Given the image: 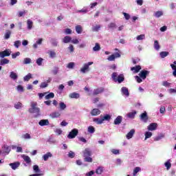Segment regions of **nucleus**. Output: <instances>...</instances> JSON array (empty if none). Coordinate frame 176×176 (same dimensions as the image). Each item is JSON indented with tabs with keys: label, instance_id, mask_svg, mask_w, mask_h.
Instances as JSON below:
<instances>
[{
	"label": "nucleus",
	"instance_id": "nucleus-1",
	"mask_svg": "<svg viewBox=\"0 0 176 176\" xmlns=\"http://www.w3.org/2000/svg\"><path fill=\"white\" fill-rule=\"evenodd\" d=\"M111 78L113 82H118V83H122V82H124V75H123L122 74H120L118 76V73L113 72L111 74Z\"/></svg>",
	"mask_w": 176,
	"mask_h": 176
},
{
	"label": "nucleus",
	"instance_id": "nucleus-2",
	"mask_svg": "<svg viewBox=\"0 0 176 176\" xmlns=\"http://www.w3.org/2000/svg\"><path fill=\"white\" fill-rule=\"evenodd\" d=\"M38 103L36 102H33L31 103V108L29 109L30 113H36V115H39L40 109L36 107Z\"/></svg>",
	"mask_w": 176,
	"mask_h": 176
},
{
	"label": "nucleus",
	"instance_id": "nucleus-3",
	"mask_svg": "<svg viewBox=\"0 0 176 176\" xmlns=\"http://www.w3.org/2000/svg\"><path fill=\"white\" fill-rule=\"evenodd\" d=\"M78 133L79 131H78V129H74L69 132V135H67V138L72 140V138H75V137L78 135Z\"/></svg>",
	"mask_w": 176,
	"mask_h": 176
},
{
	"label": "nucleus",
	"instance_id": "nucleus-4",
	"mask_svg": "<svg viewBox=\"0 0 176 176\" xmlns=\"http://www.w3.org/2000/svg\"><path fill=\"white\" fill-rule=\"evenodd\" d=\"M11 53L12 52H10V50H5L4 51L0 52V57L1 58H5V57H9Z\"/></svg>",
	"mask_w": 176,
	"mask_h": 176
},
{
	"label": "nucleus",
	"instance_id": "nucleus-5",
	"mask_svg": "<svg viewBox=\"0 0 176 176\" xmlns=\"http://www.w3.org/2000/svg\"><path fill=\"white\" fill-rule=\"evenodd\" d=\"M150 72L148 70H142L140 72V73L139 74V76L143 79L145 80L146 79V76H148V75H149Z\"/></svg>",
	"mask_w": 176,
	"mask_h": 176
},
{
	"label": "nucleus",
	"instance_id": "nucleus-6",
	"mask_svg": "<svg viewBox=\"0 0 176 176\" xmlns=\"http://www.w3.org/2000/svg\"><path fill=\"white\" fill-rule=\"evenodd\" d=\"M119 57H120V54L117 52L115 54L110 55L107 58V60H108V61H115V58H119Z\"/></svg>",
	"mask_w": 176,
	"mask_h": 176
},
{
	"label": "nucleus",
	"instance_id": "nucleus-7",
	"mask_svg": "<svg viewBox=\"0 0 176 176\" xmlns=\"http://www.w3.org/2000/svg\"><path fill=\"white\" fill-rule=\"evenodd\" d=\"M148 130L149 131H155L157 129V123L153 122L148 126Z\"/></svg>",
	"mask_w": 176,
	"mask_h": 176
},
{
	"label": "nucleus",
	"instance_id": "nucleus-8",
	"mask_svg": "<svg viewBox=\"0 0 176 176\" xmlns=\"http://www.w3.org/2000/svg\"><path fill=\"white\" fill-rule=\"evenodd\" d=\"M140 119L141 120L144 122V123H146V122H148L149 118L148 117V113H146V111H144L140 115Z\"/></svg>",
	"mask_w": 176,
	"mask_h": 176
},
{
	"label": "nucleus",
	"instance_id": "nucleus-9",
	"mask_svg": "<svg viewBox=\"0 0 176 176\" xmlns=\"http://www.w3.org/2000/svg\"><path fill=\"white\" fill-rule=\"evenodd\" d=\"M2 149L4 153H6V155H9V153H10V151L12 150V148L10 146H8L7 144H4L2 146Z\"/></svg>",
	"mask_w": 176,
	"mask_h": 176
},
{
	"label": "nucleus",
	"instance_id": "nucleus-10",
	"mask_svg": "<svg viewBox=\"0 0 176 176\" xmlns=\"http://www.w3.org/2000/svg\"><path fill=\"white\" fill-rule=\"evenodd\" d=\"M104 89L103 87L94 89L93 92V96H98V94H101V93H104Z\"/></svg>",
	"mask_w": 176,
	"mask_h": 176
},
{
	"label": "nucleus",
	"instance_id": "nucleus-11",
	"mask_svg": "<svg viewBox=\"0 0 176 176\" xmlns=\"http://www.w3.org/2000/svg\"><path fill=\"white\" fill-rule=\"evenodd\" d=\"M134 134H135V129H131L126 135L127 140H131V138H133Z\"/></svg>",
	"mask_w": 176,
	"mask_h": 176
},
{
	"label": "nucleus",
	"instance_id": "nucleus-12",
	"mask_svg": "<svg viewBox=\"0 0 176 176\" xmlns=\"http://www.w3.org/2000/svg\"><path fill=\"white\" fill-rule=\"evenodd\" d=\"M9 166H11L12 170H16V168H19V167H20V162H14V163H10L9 164Z\"/></svg>",
	"mask_w": 176,
	"mask_h": 176
},
{
	"label": "nucleus",
	"instance_id": "nucleus-13",
	"mask_svg": "<svg viewBox=\"0 0 176 176\" xmlns=\"http://www.w3.org/2000/svg\"><path fill=\"white\" fill-rule=\"evenodd\" d=\"M39 126H49V120H41L38 122Z\"/></svg>",
	"mask_w": 176,
	"mask_h": 176
},
{
	"label": "nucleus",
	"instance_id": "nucleus-14",
	"mask_svg": "<svg viewBox=\"0 0 176 176\" xmlns=\"http://www.w3.org/2000/svg\"><path fill=\"white\" fill-rule=\"evenodd\" d=\"M100 113H101V111H100L98 109H94L91 111V116H98V115H100Z\"/></svg>",
	"mask_w": 176,
	"mask_h": 176
},
{
	"label": "nucleus",
	"instance_id": "nucleus-15",
	"mask_svg": "<svg viewBox=\"0 0 176 176\" xmlns=\"http://www.w3.org/2000/svg\"><path fill=\"white\" fill-rule=\"evenodd\" d=\"M82 153H83L84 157H86L87 156H91V151L89 148H85Z\"/></svg>",
	"mask_w": 176,
	"mask_h": 176
},
{
	"label": "nucleus",
	"instance_id": "nucleus-16",
	"mask_svg": "<svg viewBox=\"0 0 176 176\" xmlns=\"http://www.w3.org/2000/svg\"><path fill=\"white\" fill-rule=\"evenodd\" d=\"M50 118H52V119H54L56 118H60V116H61V113H60V112L58 111H55V112H53L50 115Z\"/></svg>",
	"mask_w": 176,
	"mask_h": 176
},
{
	"label": "nucleus",
	"instance_id": "nucleus-17",
	"mask_svg": "<svg viewBox=\"0 0 176 176\" xmlns=\"http://www.w3.org/2000/svg\"><path fill=\"white\" fill-rule=\"evenodd\" d=\"M122 93L124 96H126V97H129L130 96V94L129 93V89L126 87H123L122 89Z\"/></svg>",
	"mask_w": 176,
	"mask_h": 176
},
{
	"label": "nucleus",
	"instance_id": "nucleus-18",
	"mask_svg": "<svg viewBox=\"0 0 176 176\" xmlns=\"http://www.w3.org/2000/svg\"><path fill=\"white\" fill-rule=\"evenodd\" d=\"M123 118L120 116H118L115 120H114V124H120L122 123Z\"/></svg>",
	"mask_w": 176,
	"mask_h": 176
},
{
	"label": "nucleus",
	"instance_id": "nucleus-19",
	"mask_svg": "<svg viewBox=\"0 0 176 176\" xmlns=\"http://www.w3.org/2000/svg\"><path fill=\"white\" fill-rule=\"evenodd\" d=\"M131 71H134L135 74H138V72H140V71H141V67L140 65L133 67L131 68Z\"/></svg>",
	"mask_w": 176,
	"mask_h": 176
},
{
	"label": "nucleus",
	"instance_id": "nucleus-20",
	"mask_svg": "<svg viewBox=\"0 0 176 176\" xmlns=\"http://www.w3.org/2000/svg\"><path fill=\"white\" fill-rule=\"evenodd\" d=\"M72 41V38H71V36H65L63 38V43H69V42H71Z\"/></svg>",
	"mask_w": 176,
	"mask_h": 176
},
{
	"label": "nucleus",
	"instance_id": "nucleus-21",
	"mask_svg": "<svg viewBox=\"0 0 176 176\" xmlns=\"http://www.w3.org/2000/svg\"><path fill=\"white\" fill-rule=\"evenodd\" d=\"M10 60L8 58H2L0 60V65H6V64H9Z\"/></svg>",
	"mask_w": 176,
	"mask_h": 176
},
{
	"label": "nucleus",
	"instance_id": "nucleus-22",
	"mask_svg": "<svg viewBox=\"0 0 176 176\" xmlns=\"http://www.w3.org/2000/svg\"><path fill=\"white\" fill-rule=\"evenodd\" d=\"M93 122L96 123V124H102L104 120H102V118H94Z\"/></svg>",
	"mask_w": 176,
	"mask_h": 176
},
{
	"label": "nucleus",
	"instance_id": "nucleus-23",
	"mask_svg": "<svg viewBox=\"0 0 176 176\" xmlns=\"http://www.w3.org/2000/svg\"><path fill=\"white\" fill-rule=\"evenodd\" d=\"M22 157L27 164H31V158L28 155H23Z\"/></svg>",
	"mask_w": 176,
	"mask_h": 176
},
{
	"label": "nucleus",
	"instance_id": "nucleus-24",
	"mask_svg": "<svg viewBox=\"0 0 176 176\" xmlns=\"http://www.w3.org/2000/svg\"><path fill=\"white\" fill-rule=\"evenodd\" d=\"M52 156H53V155H52L50 152H48L43 156V160L47 162V160H49V157H52Z\"/></svg>",
	"mask_w": 176,
	"mask_h": 176
},
{
	"label": "nucleus",
	"instance_id": "nucleus-25",
	"mask_svg": "<svg viewBox=\"0 0 176 176\" xmlns=\"http://www.w3.org/2000/svg\"><path fill=\"white\" fill-rule=\"evenodd\" d=\"M86 71H89V65L85 64L83 67L80 69V72L86 74Z\"/></svg>",
	"mask_w": 176,
	"mask_h": 176
},
{
	"label": "nucleus",
	"instance_id": "nucleus-26",
	"mask_svg": "<svg viewBox=\"0 0 176 176\" xmlns=\"http://www.w3.org/2000/svg\"><path fill=\"white\" fill-rule=\"evenodd\" d=\"M135 115H137V111H134L133 112H130L127 114V117L130 119H134L135 118Z\"/></svg>",
	"mask_w": 176,
	"mask_h": 176
},
{
	"label": "nucleus",
	"instance_id": "nucleus-27",
	"mask_svg": "<svg viewBox=\"0 0 176 176\" xmlns=\"http://www.w3.org/2000/svg\"><path fill=\"white\" fill-rule=\"evenodd\" d=\"M69 97L70 98H79L80 97V95L79 94L76 93V92H74V93H72L69 95Z\"/></svg>",
	"mask_w": 176,
	"mask_h": 176
},
{
	"label": "nucleus",
	"instance_id": "nucleus-28",
	"mask_svg": "<svg viewBox=\"0 0 176 176\" xmlns=\"http://www.w3.org/2000/svg\"><path fill=\"white\" fill-rule=\"evenodd\" d=\"M30 79H32V74H31V73H29L28 75L23 77L24 82H28Z\"/></svg>",
	"mask_w": 176,
	"mask_h": 176
},
{
	"label": "nucleus",
	"instance_id": "nucleus-29",
	"mask_svg": "<svg viewBox=\"0 0 176 176\" xmlns=\"http://www.w3.org/2000/svg\"><path fill=\"white\" fill-rule=\"evenodd\" d=\"M10 35H12V32L9 30H6V34L4 35L5 39H9L10 38Z\"/></svg>",
	"mask_w": 176,
	"mask_h": 176
},
{
	"label": "nucleus",
	"instance_id": "nucleus-30",
	"mask_svg": "<svg viewBox=\"0 0 176 176\" xmlns=\"http://www.w3.org/2000/svg\"><path fill=\"white\" fill-rule=\"evenodd\" d=\"M10 78L11 79H13L14 80H16V79H17L18 78L17 74L14 73V72H11L10 74Z\"/></svg>",
	"mask_w": 176,
	"mask_h": 176
},
{
	"label": "nucleus",
	"instance_id": "nucleus-31",
	"mask_svg": "<svg viewBox=\"0 0 176 176\" xmlns=\"http://www.w3.org/2000/svg\"><path fill=\"white\" fill-rule=\"evenodd\" d=\"M104 171V168H102V166H99L98 167V168L96 170V173L100 175L101 174H102V172Z\"/></svg>",
	"mask_w": 176,
	"mask_h": 176
},
{
	"label": "nucleus",
	"instance_id": "nucleus-32",
	"mask_svg": "<svg viewBox=\"0 0 176 176\" xmlns=\"http://www.w3.org/2000/svg\"><path fill=\"white\" fill-rule=\"evenodd\" d=\"M168 54H170V53L168 52H161L160 53V56L161 58H164L165 57H167V56H168Z\"/></svg>",
	"mask_w": 176,
	"mask_h": 176
},
{
	"label": "nucleus",
	"instance_id": "nucleus-33",
	"mask_svg": "<svg viewBox=\"0 0 176 176\" xmlns=\"http://www.w3.org/2000/svg\"><path fill=\"white\" fill-rule=\"evenodd\" d=\"M94 52H98L101 50V47L100 46V44L98 43H96L95 46L93 47Z\"/></svg>",
	"mask_w": 176,
	"mask_h": 176
},
{
	"label": "nucleus",
	"instance_id": "nucleus-34",
	"mask_svg": "<svg viewBox=\"0 0 176 176\" xmlns=\"http://www.w3.org/2000/svg\"><path fill=\"white\" fill-rule=\"evenodd\" d=\"M45 100H50V98H54V93L51 92L45 96Z\"/></svg>",
	"mask_w": 176,
	"mask_h": 176
},
{
	"label": "nucleus",
	"instance_id": "nucleus-35",
	"mask_svg": "<svg viewBox=\"0 0 176 176\" xmlns=\"http://www.w3.org/2000/svg\"><path fill=\"white\" fill-rule=\"evenodd\" d=\"M82 31H83V30L82 29L81 25H78L76 26V32H77V34H82Z\"/></svg>",
	"mask_w": 176,
	"mask_h": 176
},
{
	"label": "nucleus",
	"instance_id": "nucleus-36",
	"mask_svg": "<svg viewBox=\"0 0 176 176\" xmlns=\"http://www.w3.org/2000/svg\"><path fill=\"white\" fill-rule=\"evenodd\" d=\"M154 16L157 19H159V17H162V16H163V11H157L155 12Z\"/></svg>",
	"mask_w": 176,
	"mask_h": 176
},
{
	"label": "nucleus",
	"instance_id": "nucleus-37",
	"mask_svg": "<svg viewBox=\"0 0 176 176\" xmlns=\"http://www.w3.org/2000/svg\"><path fill=\"white\" fill-rule=\"evenodd\" d=\"M162 138H164V134L161 133L154 138V141H160V140H162Z\"/></svg>",
	"mask_w": 176,
	"mask_h": 176
},
{
	"label": "nucleus",
	"instance_id": "nucleus-38",
	"mask_svg": "<svg viewBox=\"0 0 176 176\" xmlns=\"http://www.w3.org/2000/svg\"><path fill=\"white\" fill-rule=\"evenodd\" d=\"M154 48L155 50H159L160 49V45H159V41H157V40L154 41Z\"/></svg>",
	"mask_w": 176,
	"mask_h": 176
},
{
	"label": "nucleus",
	"instance_id": "nucleus-39",
	"mask_svg": "<svg viewBox=\"0 0 176 176\" xmlns=\"http://www.w3.org/2000/svg\"><path fill=\"white\" fill-rule=\"evenodd\" d=\"M59 107H60V109H61V111H64V109H65L67 108V104H65V103H64L63 102H60L59 103Z\"/></svg>",
	"mask_w": 176,
	"mask_h": 176
},
{
	"label": "nucleus",
	"instance_id": "nucleus-40",
	"mask_svg": "<svg viewBox=\"0 0 176 176\" xmlns=\"http://www.w3.org/2000/svg\"><path fill=\"white\" fill-rule=\"evenodd\" d=\"M96 131V129L93 126H89L88 127V133H90V134H93Z\"/></svg>",
	"mask_w": 176,
	"mask_h": 176
},
{
	"label": "nucleus",
	"instance_id": "nucleus-41",
	"mask_svg": "<svg viewBox=\"0 0 176 176\" xmlns=\"http://www.w3.org/2000/svg\"><path fill=\"white\" fill-rule=\"evenodd\" d=\"M21 138L23 140H30L31 135H30V133H25V134L22 135Z\"/></svg>",
	"mask_w": 176,
	"mask_h": 176
},
{
	"label": "nucleus",
	"instance_id": "nucleus-42",
	"mask_svg": "<svg viewBox=\"0 0 176 176\" xmlns=\"http://www.w3.org/2000/svg\"><path fill=\"white\" fill-rule=\"evenodd\" d=\"M144 135H145L144 140H148V138H151V137H152V132L146 131Z\"/></svg>",
	"mask_w": 176,
	"mask_h": 176
},
{
	"label": "nucleus",
	"instance_id": "nucleus-43",
	"mask_svg": "<svg viewBox=\"0 0 176 176\" xmlns=\"http://www.w3.org/2000/svg\"><path fill=\"white\" fill-rule=\"evenodd\" d=\"M26 14H27V10L19 11L18 12V17H23V16H25Z\"/></svg>",
	"mask_w": 176,
	"mask_h": 176
},
{
	"label": "nucleus",
	"instance_id": "nucleus-44",
	"mask_svg": "<svg viewBox=\"0 0 176 176\" xmlns=\"http://www.w3.org/2000/svg\"><path fill=\"white\" fill-rule=\"evenodd\" d=\"M100 28H101L100 25H96V26L92 28V31L97 32L100 30Z\"/></svg>",
	"mask_w": 176,
	"mask_h": 176
},
{
	"label": "nucleus",
	"instance_id": "nucleus-45",
	"mask_svg": "<svg viewBox=\"0 0 176 176\" xmlns=\"http://www.w3.org/2000/svg\"><path fill=\"white\" fill-rule=\"evenodd\" d=\"M170 67L173 70V76H176V66L174 64H170Z\"/></svg>",
	"mask_w": 176,
	"mask_h": 176
},
{
	"label": "nucleus",
	"instance_id": "nucleus-46",
	"mask_svg": "<svg viewBox=\"0 0 176 176\" xmlns=\"http://www.w3.org/2000/svg\"><path fill=\"white\" fill-rule=\"evenodd\" d=\"M164 166L166 167V170H169L171 168V162H170V161H167L165 162Z\"/></svg>",
	"mask_w": 176,
	"mask_h": 176
},
{
	"label": "nucleus",
	"instance_id": "nucleus-47",
	"mask_svg": "<svg viewBox=\"0 0 176 176\" xmlns=\"http://www.w3.org/2000/svg\"><path fill=\"white\" fill-rule=\"evenodd\" d=\"M23 107V104L20 102H18L16 104H14V108L16 109H20Z\"/></svg>",
	"mask_w": 176,
	"mask_h": 176
},
{
	"label": "nucleus",
	"instance_id": "nucleus-48",
	"mask_svg": "<svg viewBox=\"0 0 176 176\" xmlns=\"http://www.w3.org/2000/svg\"><path fill=\"white\" fill-rule=\"evenodd\" d=\"M43 62V58H38L36 61V63L37 64V65H42V63Z\"/></svg>",
	"mask_w": 176,
	"mask_h": 176
},
{
	"label": "nucleus",
	"instance_id": "nucleus-49",
	"mask_svg": "<svg viewBox=\"0 0 176 176\" xmlns=\"http://www.w3.org/2000/svg\"><path fill=\"white\" fill-rule=\"evenodd\" d=\"M141 171V168L140 167H135L134 170H133V175L135 176L137 175L138 173H140Z\"/></svg>",
	"mask_w": 176,
	"mask_h": 176
},
{
	"label": "nucleus",
	"instance_id": "nucleus-50",
	"mask_svg": "<svg viewBox=\"0 0 176 176\" xmlns=\"http://www.w3.org/2000/svg\"><path fill=\"white\" fill-rule=\"evenodd\" d=\"M21 45V41H16L14 42V46H15V47H16V49H19V47H20Z\"/></svg>",
	"mask_w": 176,
	"mask_h": 176
},
{
	"label": "nucleus",
	"instance_id": "nucleus-51",
	"mask_svg": "<svg viewBox=\"0 0 176 176\" xmlns=\"http://www.w3.org/2000/svg\"><path fill=\"white\" fill-rule=\"evenodd\" d=\"M84 161L87 162L88 163H91V162H93V158L89 156H87V157H85Z\"/></svg>",
	"mask_w": 176,
	"mask_h": 176
},
{
	"label": "nucleus",
	"instance_id": "nucleus-52",
	"mask_svg": "<svg viewBox=\"0 0 176 176\" xmlns=\"http://www.w3.org/2000/svg\"><path fill=\"white\" fill-rule=\"evenodd\" d=\"M49 54L51 58H54V57H56V52L54 51H50Z\"/></svg>",
	"mask_w": 176,
	"mask_h": 176
},
{
	"label": "nucleus",
	"instance_id": "nucleus-53",
	"mask_svg": "<svg viewBox=\"0 0 176 176\" xmlns=\"http://www.w3.org/2000/svg\"><path fill=\"white\" fill-rule=\"evenodd\" d=\"M137 41H142V39H145V34H140L136 37Z\"/></svg>",
	"mask_w": 176,
	"mask_h": 176
},
{
	"label": "nucleus",
	"instance_id": "nucleus-54",
	"mask_svg": "<svg viewBox=\"0 0 176 176\" xmlns=\"http://www.w3.org/2000/svg\"><path fill=\"white\" fill-rule=\"evenodd\" d=\"M102 120H111V116L109 114L105 115L102 118Z\"/></svg>",
	"mask_w": 176,
	"mask_h": 176
},
{
	"label": "nucleus",
	"instance_id": "nucleus-55",
	"mask_svg": "<svg viewBox=\"0 0 176 176\" xmlns=\"http://www.w3.org/2000/svg\"><path fill=\"white\" fill-rule=\"evenodd\" d=\"M28 28L31 30L32 28V21L30 19L28 20Z\"/></svg>",
	"mask_w": 176,
	"mask_h": 176
},
{
	"label": "nucleus",
	"instance_id": "nucleus-56",
	"mask_svg": "<svg viewBox=\"0 0 176 176\" xmlns=\"http://www.w3.org/2000/svg\"><path fill=\"white\" fill-rule=\"evenodd\" d=\"M31 63V58H25L23 60V64H30Z\"/></svg>",
	"mask_w": 176,
	"mask_h": 176
},
{
	"label": "nucleus",
	"instance_id": "nucleus-57",
	"mask_svg": "<svg viewBox=\"0 0 176 176\" xmlns=\"http://www.w3.org/2000/svg\"><path fill=\"white\" fill-rule=\"evenodd\" d=\"M67 49L70 53H74V51L75 50V48L74 47V45H69V46L68 47Z\"/></svg>",
	"mask_w": 176,
	"mask_h": 176
},
{
	"label": "nucleus",
	"instance_id": "nucleus-58",
	"mask_svg": "<svg viewBox=\"0 0 176 176\" xmlns=\"http://www.w3.org/2000/svg\"><path fill=\"white\" fill-rule=\"evenodd\" d=\"M171 83L167 82V81H164L162 82V86H164L165 87H170Z\"/></svg>",
	"mask_w": 176,
	"mask_h": 176
},
{
	"label": "nucleus",
	"instance_id": "nucleus-59",
	"mask_svg": "<svg viewBox=\"0 0 176 176\" xmlns=\"http://www.w3.org/2000/svg\"><path fill=\"white\" fill-rule=\"evenodd\" d=\"M65 33L66 34V35H71V34H72V30L69 28H67L66 30H65Z\"/></svg>",
	"mask_w": 176,
	"mask_h": 176
},
{
	"label": "nucleus",
	"instance_id": "nucleus-60",
	"mask_svg": "<svg viewBox=\"0 0 176 176\" xmlns=\"http://www.w3.org/2000/svg\"><path fill=\"white\" fill-rule=\"evenodd\" d=\"M47 86H49V85L47 82H41L40 87L41 89H45V87H47Z\"/></svg>",
	"mask_w": 176,
	"mask_h": 176
},
{
	"label": "nucleus",
	"instance_id": "nucleus-61",
	"mask_svg": "<svg viewBox=\"0 0 176 176\" xmlns=\"http://www.w3.org/2000/svg\"><path fill=\"white\" fill-rule=\"evenodd\" d=\"M33 169L35 170V173H40L41 170H39V166L38 165H34L33 166Z\"/></svg>",
	"mask_w": 176,
	"mask_h": 176
},
{
	"label": "nucleus",
	"instance_id": "nucleus-62",
	"mask_svg": "<svg viewBox=\"0 0 176 176\" xmlns=\"http://www.w3.org/2000/svg\"><path fill=\"white\" fill-rule=\"evenodd\" d=\"M124 17L126 20H130V14L126 12H123Z\"/></svg>",
	"mask_w": 176,
	"mask_h": 176
},
{
	"label": "nucleus",
	"instance_id": "nucleus-63",
	"mask_svg": "<svg viewBox=\"0 0 176 176\" xmlns=\"http://www.w3.org/2000/svg\"><path fill=\"white\" fill-rule=\"evenodd\" d=\"M109 28H116V24L115 23H111L109 25H108Z\"/></svg>",
	"mask_w": 176,
	"mask_h": 176
},
{
	"label": "nucleus",
	"instance_id": "nucleus-64",
	"mask_svg": "<svg viewBox=\"0 0 176 176\" xmlns=\"http://www.w3.org/2000/svg\"><path fill=\"white\" fill-rule=\"evenodd\" d=\"M20 56V52H17L14 54H12V58H16L17 56Z\"/></svg>",
	"mask_w": 176,
	"mask_h": 176
}]
</instances>
